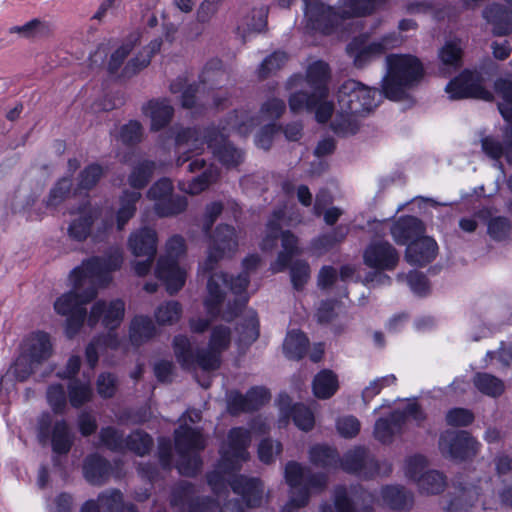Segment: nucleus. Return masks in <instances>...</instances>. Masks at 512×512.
I'll list each match as a JSON object with an SVG mask.
<instances>
[{"instance_id": "nucleus-42", "label": "nucleus", "mask_w": 512, "mask_h": 512, "mask_svg": "<svg viewBox=\"0 0 512 512\" xmlns=\"http://www.w3.org/2000/svg\"><path fill=\"white\" fill-rule=\"evenodd\" d=\"M187 197L179 194H171L154 203V211L159 217H172L183 213L187 208Z\"/></svg>"}, {"instance_id": "nucleus-48", "label": "nucleus", "mask_w": 512, "mask_h": 512, "mask_svg": "<svg viewBox=\"0 0 512 512\" xmlns=\"http://www.w3.org/2000/svg\"><path fill=\"white\" fill-rule=\"evenodd\" d=\"M417 484L422 493L436 495L444 491L446 478L442 473L430 470L421 475Z\"/></svg>"}, {"instance_id": "nucleus-34", "label": "nucleus", "mask_w": 512, "mask_h": 512, "mask_svg": "<svg viewBox=\"0 0 512 512\" xmlns=\"http://www.w3.org/2000/svg\"><path fill=\"white\" fill-rule=\"evenodd\" d=\"M9 34H18L24 39H41L52 35L53 27L51 23L40 18H33L23 25L12 26L8 29Z\"/></svg>"}, {"instance_id": "nucleus-51", "label": "nucleus", "mask_w": 512, "mask_h": 512, "mask_svg": "<svg viewBox=\"0 0 512 512\" xmlns=\"http://www.w3.org/2000/svg\"><path fill=\"white\" fill-rule=\"evenodd\" d=\"M104 174L103 168L97 163L85 167L78 176V189L91 190L97 185Z\"/></svg>"}, {"instance_id": "nucleus-44", "label": "nucleus", "mask_w": 512, "mask_h": 512, "mask_svg": "<svg viewBox=\"0 0 512 512\" xmlns=\"http://www.w3.org/2000/svg\"><path fill=\"white\" fill-rule=\"evenodd\" d=\"M97 217L96 211L89 210L74 219L68 227V235L71 239L82 242L91 233V227Z\"/></svg>"}, {"instance_id": "nucleus-7", "label": "nucleus", "mask_w": 512, "mask_h": 512, "mask_svg": "<svg viewBox=\"0 0 512 512\" xmlns=\"http://www.w3.org/2000/svg\"><path fill=\"white\" fill-rule=\"evenodd\" d=\"M284 217V209L279 208L273 211L267 223L266 236L261 243L262 250L271 251L277 246L278 239H281L282 251L278 253L277 259L272 265L274 272L286 270L292 258L301 254V250L298 246V238L289 230H282L281 221Z\"/></svg>"}, {"instance_id": "nucleus-10", "label": "nucleus", "mask_w": 512, "mask_h": 512, "mask_svg": "<svg viewBox=\"0 0 512 512\" xmlns=\"http://www.w3.org/2000/svg\"><path fill=\"white\" fill-rule=\"evenodd\" d=\"M329 66L323 61L312 63L307 69V87L296 91L289 98V107L291 111H296L300 107H311L322 97H328Z\"/></svg>"}, {"instance_id": "nucleus-27", "label": "nucleus", "mask_w": 512, "mask_h": 512, "mask_svg": "<svg viewBox=\"0 0 512 512\" xmlns=\"http://www.w3.org/2000/svg\"><path fill=\"white\" fill-rule=\"evenodd\" d=\"M233 491L242 496L246 505L250 508L258 507L262 503L263 484L258 478L237 476L231 482Z\"/></svg>"}, {"instance_id": "nucleus-25", "label": "nucleus", "mask_w": 512, "mask_h": 512, "mask_svg": "<svg viewBox=\"0 0 512 512\" xmlns=\"http://www.w3.org/2000/svg\"><path fill=\"white\" fill-rule=\"evenodd\" d=\"M279 409L285 418L291 417L294 424L303 431H310L315 424V417L309 407L302 403L291 405V399L286 393L279 395Z\"/></svg>"}, {"instance_id": "nucleus-59", "label": "nucleus", "mask_w": 512, "mask_h": 512, "mask_svg": "<svg viewBox=\"0 0 512 512\" xmlns=\"http://www.w3.org/2000/svg\"><path fill=\"white\" fill-rule=\"evenodd\" d=\"M396 382L394 374H390L373 380L369 386L362 391V399L365 404L369 403L381 390Z\"/></svg>"}, {"instance_id": "nucleus-60", "label": "nucleus", "mask_w": 512, "mask_h": 512, "mask_svg": "<svg viewBox=\"0 0 512 512\" xmlns=\"http://www.w3.org/2000/svg\"><path fill=\"white\" fill-rule=\"evenodd\" d=\"M143 128L140 122L130 121L122 126L120 138L125 145L133 146L142 140Z\"/></svg>"}, {"instance_id": "nucleus-12", "label": "nucleus", "mask_w": 512, "mask_h": 512, "mask_svg": "<svg viewBox=\"0 0 512 512\" xmlns=\"http://www.w3.org/2000/svg\"><path fill=\"white\" fill-rule=\"evenodd\" d=\"M445 90L453 100L477 98L489 101L493 98L492 93L483 86L482 74L469 69L463 70L458 76L450 80Z\"/></svg>"}, {"instance_id": "nucleus-40", "label": "nucleus", "mask_w": 512, "mask_h": 512, "mask_svg": "<svg viewBox=\"0 0 512 512\" xmlns=\"http://www.w3.org/2000/svg\"><path fill=\"white\" fill-rule=\"evenodd\" d=\"M156 332L155 325L151 318L136 316L130 326V340L133 345L140 346L151 339Z\"/></svg>"}, {"instance_id": "nucleus-58", "label": "nucleus", "mask_w": 512, "mask_h": 512, "mask_svg": "<svg viewBox=\"0 0 512 512\" xmlns=\"http://www.w3.org/2000/svg\"><path fill=\"white\" fill-rule=\"evenodd\" d=\"M39 365L40 364L37 362H32V359L22 352L14 363V375L18 381L23 382L27 380L30 375L36 374Z\"/></svg>"}, {"instance_id": "nucleus-37", "label": "nucleus", "mask_w": 512, "mask_h": 512, "mask_svg": "<svg viewBox=\"0 0 512 512\" xmlns=\"http://www.w3.org/2000/svg\"><path fill=\"white\" fill-rule=\"evenodd\" d=\"M308 346L307 336L301 331L293 330L287 334L284 340L283 351L288 359L300 360L305 356Z\"/></svg>"}, {"instance_id": "nucleus-30", "label": "nucleus", "mask_w": 512, "mask_h": 512, "mask_svg": "<svg viewBox=\"0 0 512 512\" xmlns=\"http://www.w3.org/2000/svg\"><path fill=\"white\" fill-rule=\"evenodd\" d=\"M23 353L40 365L47 361L53 353V346L48 333L37 331L25 340Z\"/></svg>"}, {"instance_id": "nucleus-52", "label": "nucleus", "mask_w": 512, "mask_h": 512, "mask_svg": "<svg viewBox=\"0 0 512 512\" xmlns=\"http://www.w3.org/2000/svg\"><path fill=\"white\" fill-rule=\"evenodd\" d=\"M293 288L300 291L310 278V266L305 260H296L289 264Z\"/></svg>"}, {"instance_id": "nucleus-26", "label": "nucleus", "mask_w": 512, "mask_h": 512, "mask_svg": "<svg viewBox=\"0 0 512 512\" xmlns=\"http://www.w3.org/2000/svg\"><path fill=\"white\" fill-rule=\"evenodd\" d=\"M424 231L423 222L415 216L400 217L390 229L391 235L398 245H406L419 239Z\"/></svg>"}, {"instance_id": "nucleus-55", "label": "nucleus", "mask_w": 512, "mask_h": 512, "mask_svg": "<svg viewBox=\"0 0 512 512\" xmlns=\"http://www.w3.org/2000/svg\"><path fill=\"white\" fill-rule=\"evenodd\" d=\"M182 308L177 301H168L158 307L155 312L156 320L159 324H173L177 322L181 316Z\"/></svg>"}, {"instance_id": "nucleus-46", "label": "nucleus", "mask_w": 512, "mask_h": 512, "mask_svg": "<svg viewBox=\"0 0 512 512\" xmlns=\"http://www.w3.org/2000/svg\"><path fill=\"white\" fill-rule=\"evenodd\" d=\"M153 447V438L142 430H135L125 438V449L138 456L148 454Z\"/></svg>"}, {"instance_id": "nucleus-57", "label": "nucleus", "mask_w": 512, "mask_h": 512, "mask_svg": "<svg viewBox=\"0 0 512 512\" xmlns=\"http://www.w3.org/2000/svg\"><path fill=\"white\" fill-rule=\"evenodd\" d=\"M287 61V55L284 52H274L267 56L258 69V75L261 79H266L271 73L279 70Z\"/></svg>"}, {"instance_id": "nucleus-16", "label": "nucleus", "mask_w": 512, "mask_h": 512, "mask_svg": "<svg viewBox=\"0 0 512 512\" xmlns=\"http://www.w3.org/2000/svg\"><path fill=\"white\" fill-rule=\"evenodd\" d=\"M339 466L348 474L368 480L379 474V463L365 447H355L340 458Z\"/></svg>"}, {"instance_id": "nucleus-4", "label": "nucleus", "mask_w": 512, "mask_h": 512, "mask_svg": "<svg viewBox=\"0 0 512 512\" xmlns=\"http://www.w3.org/2000/svg\"><path fill=\"white\" fill-rule=\"evenodd\" d=\"M230 343V328L218 325L211 331L207 348L194 350L190 340L184 335L174 337L173 348L176 359L183 368H191L196 364L204 371H214L220 367L222 353L229 348Z\"/></svg>"}, {"instance_id": "nucleus-1", "label": "nucleus", "mask_w": 512, "mask_h": 512, "mask_svg": "<svg viewBox=\"0 0 512 512\" xmlns=\"http://www.w3.org/2000/svg\"><path fill=\"white\" fill-rule=\"evenodd\" d=\"M122 263V252L111 248L103 256L84 260L81 266L70 272L71 290L54 302L56 313L67 316L66 334L69 338L78 333L86 318L90 327L101 321L105 328L114 330L121 324L125 312V303L122 300H98L92 306L88 317L85 305L97 296L99 286H105L111 281L110 273L120 269Z\"/></svg>"}, {"instance_id": "nucleus-18", "label": "nucleus", "mask_w": 512, "mask_h": 512, "mask_svg": "<svg viewBox=\"0 0 512 512\" xmlns=\"http://www.w3.org/2000/svg\"><path fill=\"white\" fill-rule=\"evenodd\" d=\"M171 504L187 508V512H212L215 501L210 497L197 496L196 486L188 481H181L174 486L171 493Z\"/></svg>"}, {"instance_id": "nucleus-39", "label": "nucleus", "mask_w": 512, "mask_h": 512, "mask_svg": "<svg viewBox=\"0 0 512 512\" xmlns=\"http://www.w3.org/2000/svg\"><path fill=\"white\" fill-rule=\"evenodd\" d=\"M310 460L317 467L332 470L339 467L340 456L334 448L316 445L310 449Z\"/></svg>"}, {"instance_id": "nucleus-31", "label": "nucleus", "mask_w": 512, "mask_h": 512, "mask_svg": "<svg viewBox=\"0 0 512 512\" xmlns=\"http://www.w3.org/2000/svg\"><path fill=\"white\" fill-rule=\"evenodd\" d=\"M483 17L493 25V33L505 36L512 31V11L502 4H491L483 10Z\"/></svg>"}, {"instance_id": "nucleus-50", "label": "nucleus", "mask_w": 512, "mask_h": 512, "mask_svg": "<svg viewBox=\"0 0 512 512\" xmlns=\"http://www.w3.org/2000/svg\"><path fill=\"white\" fill-rule=\"evenodd\" d=\"M99 438L101 443L111 451L122 452L125 450V438L123 432L115 427H103L100 430Z\"/></svg>"}, {"instance_id": "nucleus-53", "label": "nucleus", "mask_w": 512, "mask_h": 512, "mask_svg": "<svg viewBox=\"0 0 512 512\" xmlns=\"http://www.w3.org/2000/svg\"><path fill=\"white\" fill-rule=\"evenodd\" d=\"M68 389L70 403L75 408L82 406L90 399L91 389L89 385L79 379L70 380Z\"/></svg>"}, {"instance_id": "nucleus-36", "label": "nucleus", "mask_w": 512, "mask_h": 512, "mask_svg": "<svg viewBox=\"0 0 512 512\" xmlns=\"http://www.w3.org/2000/svg\"><path fill=\"white\" fill-rule=\"evenodd\" d=\"M313 393L319 399H329L338 390L337 376L328 369L320 371L313 379Z\"/></svg>"}, {"instance_id": "nucleus-47", "label": "nucleus", "mask_w": 512, "mask_h": 512, "mask_svg": "<svg viewBox=\"0 0 512 512\" xmlns=\"http://www.w3.org/2000/svg\"><path fill=\"white\" fill-rule=\"evenodd\" d=\"M239 343L249 346L259 337V320L255 312L249 313L237 326Z\"/></svg>"}, {"instance_id": "nucleus-11", "label": "nucleus", "mask_w": 512, "mask_h": 512, "mask_svg": "<svg viewBox=\"0 0 512 512\" xmlns=\"http://www.w3.org/2000/svg\"><path fill=\"white\" fill-rule=\"evenodd\" d=\"M480 443L465 430L445 431L439 438V449L443 456L463 462L473 459Z\"/></svg>"}, {"instance_id": "nucleus-29", "label": "nucleus", "mask_w": 512, "mask_h": 512, "mask_svg": "<svg viewBox=\"0 0 512 512\" xmlns=\"http://www.w3.org/2000/svg\"><path fill=\"white\" fill-rule=\"evenodd\" d=\"M128 245L136 257H155L157 253V233L152 228H141L130 235Z\"/></svg>"}, {"instance_id": "nucleus-3", "label": "nucleus", "mask_w": 512, "mask_h": 512, "mask_svg": "<svg viewBox=\"0 0 512 512\" xmlns=\"http://www.w3.org/2000/svg\"><path fill=\"white\" fill-rule=\"evenodd\" d=\"M381 97L375 88L353 79L345 81L337 92L338 110L331 122L332 130L341 136L356 134L360 127L357 117L376 108Z\"/></svg>"}, {"instance_id": "nucleus-43", "label": "nucleus", "mask_w": 512, "mask_h": 512, "mask_svg": "<svg viewBox=\"0 0 512 512\" xmlns=\"http://www.w3.org/2000/svg\"><path fill=\"white\" fill-rule=\"evenodd\" d=\"M97 505L101 512H138L133 504L124 506L123 496L119 490L101 493Z\"/></svg>"}, {"instance_id": "nucleus-54", "label": "nucleus", "mask_w": 512, "mask_h": 512, "mask_svg": "<svg viewBox=\"0 0 512 512\" xmlns=\"http://www.w3.org/2000/svg\"><path fill=\"white\" fill-rule=\"evenodd\" d=\"M72 182L69 178L60 179L54 187L50 190L47 199L45 200L46 207L56 208L60 205L71 190Z\"/></svg>"}, {"instance_id": "nucleus-17", "label": "nucleus", "mask_w": 512, "mask_h": 512, "mask_svg": "<svg viewBox=\"0 0 512 512\" xmlns=\"http://www.w3.org/2000/svg\"><path fill=\"white\" fill-rule=\"evenodd\" d=\"M397 249L388 241L373 240L363 252V262L369 268L381 271H392L399 263Z\"/></svg>"}, {"instance_id": "nucleus-6", "label": "nucleus", "mask_w": 512, "mask_h": 512, "mask_svg": "<svg viewBox=\"0 0 512 512\" xmlns=\"http://www.w3.org/2000/svg\"><path fill=\"white\" fill-rule=\"evenodd\" d=\"M306 27L325 35L331 34L344 19L361 17L356 14L352 0H346L340 9L327 4L325 0H303Z\"/></svg>"}, {"instance_id": "nucleus-32", "label": "nucleus", "mask_w": 512, "mask_h": 512, "mask_svg": "<svg viewBox=\"0 0 512 512\" xmlns=\"http://www.w3.org/2000/svg\"><path fill=\"white\" fill-rule=\"evenodd\" d=\"M143 112L151 119V130L158 131L170 123L174 109L166 99L150 100L143 106Z\"/></svg>"}, {"instance_id": "nucleus-28", "label": "nucleus", "mask_w": 512, "mask_h": 512, "mask_svg": "<svg viewBox=\"0 0 512 512\" xmlns=\"http://www.w3.org/2000/svg\"><path fill=\"white\" fill-rule=\"evenodd\" d=\"M85 479L92 485H103L112 473L111 463L101 455L94 453L88 455L83 463Z\"/></svg>"}, {"instance_id": "nucleus-22", "label": "nucleus", "mask_w": 512, "mask_h": 512, "mask_svg": "<svg viewBox=\"0 0 512 512\" xmlns=\"http://www.w3.org/2000/svg\"><path fill=\"white\" fill-rule=\"evenodd\" d=\"M464 48L465 43L460 38H453L439 49V71L442 75L449 76L463 66Z\"/></svg>"}, {"instance_id": "nucleus-35", "label": "nucleus", "mask_w": 512, "mask_h": 512, "mask_svg": "<svg viewBox=\"0 0 512 512\" xmlns=\"http://www.w3.org/2000/svg\"><path fill=\"white\" fill-rule=\"evenodd\" d=\"M139 191L124 190L119 199V209L116 215L118 230H122L128 221L134 217L137 210V203L141 199Z\"/></svg>"}, {"instance_id": "nucleus-8", "label": "nucleus", "mask_w": 512, "mask_h": 512, "mask_svg": "<svg viewBox=\"0 0 512 512\" xmlns=\"http://www.w3.org/2000/svg\"><path fill=\"white\" fill-rule=\"evenodd\" d=\"M175 449L179 455L177 468L185 476L196 475L202 466L200 451L205 448V440L198 429L187 424L174 431Z\"/></svg>"}, {"instance_id": "nucleus-38", "label": "nucleus", "mask_w": 512, "mask_h": 512, "mask_svg": "<svg viewBox=\"0 0 512 512\" xmlns=\"http://www.w3.org/2000/svg\"><path fill=\"white\" fill-rule=\"evenodd\" d=\"M473 384L482 394L492 398L501 396L505 391L504 382L486 372H477L473 377Z\"/></svg>"}, {"instance_id": "nucleus-33", "label": "nucleus", "mask_w": 512, "mask_h": 512, "mask_svg": "<svg viewBox=\"0 0 512 512\" xmlns=\"http://www.w3.org/2000/svg\"><path fill=\"white\" fill-rule=\"evenodd\" d=\"M384 503L392 510L403 511L413 505V495L400 485H386L381 490Z\"/></svg>"}, {"instance_id": "nucleus-23", "label": "nucleus", "mask_w": 512, "mask_h": 512, "mask_svg": "<svg viewBox=\"0 0 512 512\" xmlns=\"http://www.w3.org/2000/svg\"><path fill=\"white\" fill-rule=\"evenodd\" d=\"M250 442L251 435L247 429L242 427L232 428L228 434V445L222 451V458L231 464L247 460V448Z\"/></svg>"}, {"instance_id": "nucleus-45", "label": "nucleus", "mask_w": 512, "mask_h": 512, "mask_svg": "<svg viewBox=\"0 0 512 512\" xmlns=\"http://www.w3.org/2000/svg\"><path fill=\"white\" fill-rule=\"evenodd\" d=\"M155 167V162L150 160H144L137 164L128 176L129 185L137 190L144 188L150 182Z\"/></svg>"}, {"instance_id": "nucleus-5", "label": "nucleus", "mask_w": 512, "mask_h": 512, "mask_svg": "<svg viewBox=\"0 0 512 512\" xmlns=\"http://www.w3.org/2000/svg\"><path fill=\"white\" fill-rule=\"evenodd\" d=\"M389 74L383 79L382 91L391 100L405 97L407 88L416 85L423 76V66L411 55L387 56Z\"/></svg>"}, {"instance_id": "nucleus-20", "label": "nucleus", "mask_w": 512, "mask_h": 512, "mask_svg": "<svg viewBox=\"0 0 512 512\" xmlns=\"http://www.w3.org/2000/svg\"><path fill=\"white\" fill-rule=\"evenodd\" d=\"M205 141L219 161L227 167H236L243 162L244 153L236 148L223 135L209 131L204 135Z\"/></svg>"}, {"instance_id": "nucleus-62", "label": "nucleus", "mask_w": 512, "mask_h": 512, "mask_svg": "<svg viewBox=\"0 0 512 512\" xmlns=\"http://www.w3.org/2000/svg\"><path fill=\"white\" fill-rule=\"evenodd\" d=\"M474 421L472 411L465 408H453L446 414V422L453 427H466Z\"/></svg>"}, {"instance_id": "nucleus-15", "label": "nucleus", "mask_w": 512, "mask_h": 512, "mask_svg": "<svg viewBox=\"0 0 512 512\" xmlns=\"http://www.w3.org/2000/svg\"><path fill=\"white\" fill-rule=\"evenodd\" d=\"M398 38L394 34L383 36L379 41L365 44L361 38H354L347 46L346 52L353 59L357 68L365 67L372 59L394 48Z\"/></svg>"}, {"instance_id": "nucleus-41", "label": "nucleus", "mask_w": 512, "mask_h": 512, "mask_svg": "<svg viewBox=\"0 0 512 512\" xmlns=\"http://www.w3.org/2000/svg\"><path fill=\"white\" fill-rule=\"evenodd\" d=\"M51 443L53 452L60 455L67 454L73 445V436L66 421H57L52 429Z\"/></svg>"}, {"instance_id": "nucleus-49", "label": "nucleus", "mask_w": 512, "mask_h": 512, "mask_svg": "<svg viewBox=\"0 0 512 512\" xmlns=\"http://www.w3.org/2000/svg\"><path fill=\"white\" fill-rule=\"evenodd\" d=\"M512 231V223L505 216H495L490 218L487 224L489 236L498 242L509 239Z\"/></svg>"}, {"instance_id": "nucleus-21", "label": "nucleus", "mask_w": 512, "mask_h": 512, "mask_svg": "<svg viewBox=\"0 0 512 512\" xmlns=\"http://www.w3.org/2000/svg\"><path fill=\"white\" fill-rule=\"evenodd\" d=\"M455 496L451 499L447 512H468L482 493L479 484L459 479L454 482Z\"/></svg>"}, {"instance_id": "nucleus-24", "label": "nucleus", "mask_w": 512, "mask_h": 512, "mask_svg": "<svg viewBox=\"0 0 512 512\" xmlns=\"http://www.w3.org/2000/svg\"><path fill=\"white\" fill-rule=\"evenodd\" d=\"M437 250L438 245L433 238L422 236L407 245L405 259L411 265L423 267L436 258Z\"/></svg>"}, {"instance_id": "nucleus-13", "label": "nucleus", "mask_w": 512, "mask_h": 512, "mask_svg": "<svg viewBox=\"0 0 512 512\" xmlns=\"http://www.w3.org/2000/svg\"><path fill=\"white\" fill-rule=\"evenodd\" d=\"M238 247L235 228L228 224H220L210 237L209 254L203 263L204 272L214 270L216 264L225 256H231Z\"/></svg>"}, {"instance_id": "nucleus-19", "label": "nucleus", "mask_w": 512, "mask_h": 512, "mask_svg": "<svg viewBox=\"0 0 512 512\" xmlns=\"http://www.w3.org/2000/svg\"><path fill=\"white\" fill-rule=\"evenodd\" d=\"M190 149L183 151L182 154L177 158L176 165L177 167H183L186 162L189 164L186 166V170L188 172L194 173L196 171H202V173L196 177H194L189 183L188 187L181 189L185 190L187 193L195 195L203 190H205L209 184L214 180L215 175L210 169H204L206 166V161L203 158H194L190 154Z\"/></svg>"}, {"instance_id": "nucleus-9", "label": "nucleus", "mask_w": 512, "mask_h": 512, "mask_svg": "<svg viewBox=\"0 0 512 512\" xmlns=\"http://www.w3.org/2000/svg\"><path fill=\"white\" fill-rule=\"evenodd\" d=\"M184 253V238L174 235L166 243V255L158 259L155 274L170 295L176 294L185 284L186 272L178 263L179 257Z\"/></svg>"}, {"instance_id": "nucleus-56", "label": "nucleus", "mask_w": 512, "mask_h": 512, "mask_svg": "<svg viewBox=\"0 0 512 512\" xmlns=\"http://www.w3.org/2000/svg\"><path fill=\"white\" fill-rule=\"evenodd\" d=\"M334 110V105L332 102L327 101V97H322L314 104H311V107H300L296 111H292L293 113H299L301 111L307 112H315V118L319 123H326L331 118Z\"/></svg>"}, {"instance_id": "nucleus-2", "label": "nucleus", "mask_w": 512, "mask_h": 512, "mask_svg": "<svg viewBox=\"0 0 512 512\" xmlns=\"http://www.w3.org/2000/svg\"><path fill=\"white\" fill-rule=\"evenodd\" d=\"M260 262V257L253 254L243 260V272L236 277L229 276L226 273L211 274L207 283L208 296L204 301L208 314L212 317L220 314L225 296L223 288H228L235 294V299L232 303H228L222 317L226 321L235 319L248 302V296L245 291L249 284V274L258 268Z\"/></svg>"}, {"instance_id": "nucleus-14", "label": "nucleus", "mask_w": 512, "mask_h": 512, "mask_svg": "<svg viewBox=\"0 0 512 512\" xmlns=\"http://www.w3.org/2000/svg\"><path fill=\"white\" fill-rule=\"evenodd\" d=\"M375 495L361 485L347 489L339 486L334 493L336 512H375Z\"/></svg>"}, {"instance_id": "nucleus-61", "label": "nucleus", "mask_w": 512, "mask_h": 512, "mask_svg": "<svg viewBox=\"0 0 512 512\" xmlns=\"http://www.w3.org/2000/svg\"><path fill=\"white\" fill-rule=\"evenodd\" d=\"M47 400L55 413H63L66 408V393L63 385H51L47 390Z\"/></svg>"}, {"instance_id": "nucleus-64", "label": "nucleus", "mask_w": 512, "mask_h": 512, "mask_svg": "<svg viewBox=\"0 0 512 512\" xmlns=\"http://www.w3.org/2000/svg\"><path fill=\"white\" fill-rule=\"evenodd\" d=\"M173 184L169 178H161L148 190L147 197L155 203L173 194Z\"/></svg>"}, {"instance_id": "nucleus-63", "label": "nucleus", "mask_w": 512, "mask_h": 512, "mask_svg": "<svg viewBox=\"0 0 512 512\" xmlns=\"http://www.w3.org/2000/svg\"><path fill=\"white\" fill-rule=\"evenodd\" d=\"M134 48V44L132 41L123 43L118 49H116L108 62L107 70L109 74H115L118 72L120 67L122 66L124 60L131 53Z\"/></svg>"}]
</instances>
